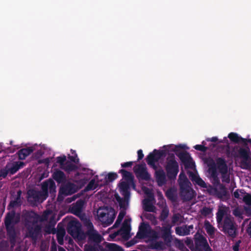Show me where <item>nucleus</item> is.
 I'll return each instance as SVG.
<instances>
[{
  "mask_svg": "<svg viewBox=\"0 0 251 251\" xmlns=\"http://www.w3.org/2000/svg\"><path fill=\"white\" fill-rule=\"evenodd\" d=\"M226 214L225 209H218L216 214L217 227L228 238L233 239L239 235V226L233 217Z\"/></svg>",
  "mask_w": 251,
  "mask_h": 251,
  "instance_id": "nucleus-1",
  "label": "nucleus"
},
{
  "mask_svg": "<svg viewBox=\"0 0 251 251\" xmlns=\"http://www.w3.org/2000/svg\"><path fill=\"white\" fill-rule=\"evenodd\" d=\"M55 182L51 179H49L41 183V191L34 189H30L26 192V199L28 202L32 205H36L40 200H46L49 196V191L50 194H54L56 192Z\"/></svg>",
  "mask_w": 251,
  "mask_h": 251,
  "instance_id": "nucleus-2",
  "label": "nucleus"
},
{
  "mask_svg": "<svg viewBox=\"0 0 251 251\" xmlns=\"http://www.w3.org/2000/svg\"><path fill=\"white\" fill-rule=\"evenodd\" d=\"M20 221V214L16 213L15 210L7 212L4 219L6 235L12 247H14L16 243L17 233L15 226Z\"/></svg>",
  "mask_w": 251,
  "mask_h": 251,
  "instance_id": "nucleus-3",
  "label": "nucleus"
},
{
  "mask_svg": "<svg viewBox=\"0 0 251 251\" xmlns=\"http://www.w3.org/2000/svg\"><path fill=\"white\" fill-rule=\"evenodd\" d=\"M173 226L167 225L160 228L161 237L163 239L162 241H153L149 244L148 247L150 249L163 250L165 249V245L168 247L171 246L173 241V236L172 235Z\"/></svg>",
  "mask_w": 251,
  "mask_h": 251,
  "instance_id": "nucleus-4",
  "label": "nucleus"
},
{
  "mask_svg": "<svg viewBox=\"0 0 251 251\" xmlns=\"http://www.w3.org/2000/svg\"><path fill=\"white\" fill-rule=\"evenodd\" d=\"M190 184L186 176L179 182V195L183 202L192 200L196 195V192L190 187Z\"/></svg>",
  "mask_w": 251,
  "mask_h": 251,
  "instance_id": "nucleus-5",
  "label": "nucleus"
},
{
  "mask_svg": "<svg viewBox=\"0 0 251 251\" xmlns=\"http://www.w3.org/2000/svg\"><path fill=\"white\" fill-rule=\"evenodd\" d=\"M83 225L84 227H86V234L88 244H100L102 241V237L94 228L91 220L86 218L84 221Z\"/></svg>",
  "mask_w": 251,
  "mask_h": 251,
  "instance_id": "nucleus-6",
  "label": "nucleus"
},
{
  "mask_svg": "<svg viewBox=\"0 0 251 251\" xmlns=\"http://www.w3.org/2000/svg\"><path fill=\"white\" fill-rule=\"evenodd\" d=\"M165 169L168 179L173 180L176 178L179 172V166L174 153L168 154Z\"/></svg>",
  "mask_w": 251,
  "mask_h": 251,
  "instance_id": "nucleus-7",
  "label": "nucleus"
},
{
  "mask_svg": "<svg viewBox=\"0 0 251 251\" xmlns=\"http://www.w3.org/2000/svg\"><path fill=\"white\" fill-rule=\"evenodd\" d=\"M25 238H30L36 243L38 239L42 236V226L35 222L32 225L25 226Z\"/></svg>",
  "mask_w": 251,
  "mask_h": 251,
  "instance_id": "nucleus-8",
  "label": "nucleus"
},
{
  "mask_svg": "<svg viewBox=\"0 0 251 251\" xmlns=\"http://www.w3.org/2000/svg\"><path fill=\"white\" fill-rule=\"evenodd\" d=\"M185 149L184 145H176L172 149V151L176 152V155L179 158L184 166L187 168L189 167L192 160V158L191 157L189 153L186 151H179L180 149Z\"/></svg>",
  "mask_w": 251,
  "mask_h": 251,
  "instance_id": "nucleus-9",
  "label": "nucleus"
},
{
  "mask_svg": "<svg viewBox=\"0 0 251 251\" xmlns=\"http://www.w3.org/2000/svg\"><path fill=\"white\" fill-rule=\"evenodd\" d=\"M240 148L238 150V157L241 158V164L244 169H249L251 168V157L249 147Z\"/></svg>",
  "mask_w": 251,
  "mask_h": 251,
  "instance_id": "nucleus-10",
  "label": "nucleus"
},
{
  "mask_svg": "<svg viewBox=\"0 0 251 251\" xmlns=\"http://www.w3.org/2000/svg\"><path fill=\"white\" fill-rule=\"evenodd\" d=\"M100 221L107 226L110 225L114 221L115 214L113 211L109 212L108 208H100L97 211Z\"/></svg>",
  "mask_w": 251,
  "mask_h": 251,
  "instance_id": "nucleus-11",
  "label": "nucleus"
},
{
  "mask_svg": "<svg viewBox=\"0 0 251 251\" xmlns=\"http://www.w3.org/2000/svg\"><path fill=\"white\" fill-rule=\"evenodd\" d=\"M195 251H212L207 239L201 234L195 238Z\"/></svg>",
  "mask_w": 251,
  "mask_h": 251,
  "instance_id": "nucleus-12",
  "label": "nucleus"
},
{
  "mask_svg": "<svg viewBox=\"0 0 251 251\" xmlns=\"http://www.w3.org/2000/svg\"><path fill=\"white\" fill-rule=\"evenodd\" d=\"M133 171L138 178L146 181L151 180V175L148 172L145 163L136 165L133 168Z\"/></svg>",
  "mask_w": 251,
  "mask_h": 251,
  "instance_id": "nucleus-13",
  "label": "nucleus"
},
{
  "mask_svg": "<svg viewBox=\"0 0 251 251\" xmlns=\"http://www.w3.org/2000/svg\"><path fill=\"white\" fill-rule=\"evenodd\" d=\"M38 215L33 210H25L23 211L22 218L24 226L32 225V223H37Z\"/></svg>",
  "mask_w": 251,
  "mask_h": 251,
  "instance_id": "nucleus-14",
  "label": "nucleus"
},
{
  "mask_svg": "<svg viewBox=\"0 0 251 251\" xmlns=\"http://www.w3.org/2000/svg\"><path fill=\"white\" fill-rule=\"evenodd\" d=\"M25 163L22 161H14L13 162H8L5 166L6 168L9 171V175H14L20 169L24 167Z\"/></svg>",
  "mask_w": 251,
  "mask_h": 251,
  "instance_id": "nucleus-15",
  "label": "nucleus"
},
{
  "mask_svg": "<svg viewBox=\"0 0 251 251\" xmlns=\"http://www.w3.org/2000/svg\"><path fill=\"white\" fill-rule=\"evenodd\" d=\"M77 190L75 184L69 182L60 188L59 193L68 196L76 193Z\"/></svg>",
  "mask_w": 251,
  "mask_h": 251,
  "instance_id": "nucleus-16",
  "label": "nucleus"
},
{
  "mask_svg": "<svg viewBox=\"0 0 251 251\" xmlns=\"http://www.w3.org/2000/svg\"><path fill=\"white\" fill-rule=\"evenodd\" d=\"M81 229V225L79 222L71 221L68 225L67 231L72 236H74Z\"/></svg>",
  "mask_w": 251,
  "mask_h": 251,
  "instance_id": "nucleus-17",
  "label": "nucleus"
},
{
  "mask_svg": "<svg viewBox=\"0 0 251 251\" xmlns=\"http://www.w3.org/2000/svg\"><path fill=\"white\" fill-rule=\"evenodd\" d=\"M131 183L122 181L119 184V191L126 200L130 198V186Z\"/></svg>",
  "mask_w": 251,
  "mask_h": 251,
  "instance_id": "nucleus-18",
  "label": "nucleus"
},
{
  "mask_svg": "<svg viewBox=\"0 0 251 251\" xmlns=\"http://www.w3.org/2000/svg\"><path fill=\"white\" fill-rule=\"evenodd\" d=\"M217 168L220 174L225 175L228 172V167L225 159L219 157L216 160Z\"/></svg>",
  "mask_w": 251,
  "mask_h": 251,
  "instance_id": "nucleus-19",
  "label": "nucleus"
},
{
  "mask_svg": "<svg viewBox=\"0 0 251 251\" xmlns=\"http://www.w3.org/2000/svg\"><path fill=\"white\" fill-rule=\"evenodd\" d=\"M119 173L122 175V177L125 179V181H126V182L131 183L132 187H133L134 189L135 188L136 185L134 181V177L130 172L122 169L119 170Z\"/></svg>",
  "mask_w": 251,
  "mask_h": 251,
  "instance_id": "nucleus-20",
  "label": "nucleus"
},
{
  "mask_svg": "<svg viewBox=\"0 0 251 251\" xmlns=\"http://www.w3.org/2000/svg\"><path fill=\"white\" fill-rule=\"evenodd\" d=\"M154 176L159 186L161 187L166 183V175L162 169L156 171Z\"/></svg>",
  "mask_w": 251,
  "mask_h": 251,
  "instance_id": "nucleus-21",
  "label": "nucleus"
},
{
  "mask_svg": "<svg viewBox=\"0 0 251 251\" xmlns=\"http://www.w3.org/2000/svg\"><path fill=\"white\" fill-rule=\"evenodd\" d=\"M84 201L81 199L77 200L75 203L72 205L71 208L72 212L76 216L80 214L83 209Z\"/></svg>",
  "mask_w": 251,
  "mask_h": 251,
  "instance_id": "nucleus-22",
  "label": "nucleus"
},
{
  "mask_svg": "<svg viewBox=\"0 0 251 251\" xmlns=\"http://www.w3.org/2000/svg\"><path fill=\"white\" fill-rule=\"evenodd\" d=\"M228 138L233 142L235 143H243L245 147L248 146V139L242 138L234 132H230L228 135Z\"/></svg>",
  "mask_w": 251,
  "mask_h": 251,
  "instance_id": "nucleus-23",
  "label": "nucleus"
},
{
  "mask_svg": "<svg viewBox=\"0 0 251 251\" xmlns=\"http://www.w3.org/2000/svg\"><path fill=\"white\" fill-rule=\"evenodd\" d=\"M190 176L192 181L194 184L198 185L201 188H207L206 183L199 176H197V175H195V174L191 173Z\"/></svg>",
  "mask_w": 251,
  "mask_h": 251,
  "instance_id": "nucleus-24",
  "label": "nucleus"
},
{
  "mask_svg": "<svg viewBox=\"0 0 251 251\" xmlns=\"http://www.w3.org/2000/svg\"><path fill=\"white\" fill-rule=\"evenodd\" d=\"M52 177L58 183H64L66 180V176L64 173L59 170H56L53 173Z\"/></svg>",
  "mask_w": 251,
  "mask_h": 251,
  "instance_id": "nucleus-25",
  "label": "nucleus"
},
{
  "mask_svg": "<svg viewBox=\"0 0 251 251\" xmlns=\"http://www.w3.org/2000/svg\"><path fill=\"white\" fill-rule=\"evenodd\" d=\"M33 151V149L32 147L22 149L18 151V158L21 160H24L31 154Z\"/></svg>",
  "mask_w": 251,
  "mask_h": 251,
  "instance_id": "nucleus-26",
  "label": "nucleus"
},
{
  "mask_svg": "<svg viewBox=\"0 0 251 251\" xmlns=\"http://www.w3.org/2000/svg\"><path fill=\"white\" fill-rule=\"evenodd\" d=\"M175 147L174 145H169L167 146H164L163 148L164 150H157L156 149L154 150V152L156 153L157 156L160 158L162 157H165L167 153L170 151H172V149Z\"/></svg>",
  "mask_w": 251,
  "mask_h": 251,
  "instance_id": "nucleus-27",
  "label": "nucleus"
},
{
  "mask_svg": "<svg viewBox=\"0 0 251 251\" xmlns=\"http://www.w3.org/2000/svg\"><path fill=\"white\" fill-rule=\"evenodd\" d=\"M88 243L84 246V251H103V247L100 244Z\"/></svg>",
  "mask_w": 251,
  "mask_h": 251,
  "instance_id": "nucleus-28",
  "label": "nucleus"
},
{
  "mask_svg": "<svg viewBox=\"0 0 251 251\" xmlns=\"http://www.w3.org/2000/svg\"><path fill=\"white\" fill-rule=\"evenodd\" d=\"M22 194V191L19 190L17 191V194L16 198L13 201H11L9 203V205L8 207L11 208H14L17 206H20L21 205L22 201L21 200V196Z\"/></svg>",
  "mask_w": 251,
  "mask_h": 251,
  "instance_id": "nucleus-29",
  "label": "nucleus"
},
{
  "mask_svg": "<svg viewBox=\"0 0 251 251\" xmlns=\"http://www.w3.org/2000/svg\"><path fill=\"white\" fill-rule=\"evenodd\" d=\"M208 166L209 167V172L211 176L214 178H216L217 177L216 166L212 159L209 160V162L208 163Z\"/></svg>",
  "mask_w": 251,
  "mask_h": 251,
  "instance_id": "nucleus-30",
  "label": "nucleus"
},
{
  "mask_svg": "<svg viewBox=\"0 0 251 251\" xmlns=\"http://www.w3.org/2000/svg\"><path fill=\"white\" fill-rule=\"evenodd\" d=\"M61 168L64 170L66 172L70 173L72 172L75 171L77 170V166L72 163L69 161H66L63 167H61Z\"/></svg>",
  "mask_w": 251,
  "mask_h": 251,
  "instance_id": "nucleus-31",
  "label": "nucleus"
},
{
  "mask_svg": "<svg viewBox=\"0 0 251 251\" xmlns=\"http://www.w3.org/2000/svg\"><path fill=\"white\" fill-rule=\"evenodd\" d=\"M176 233L179 236H185L189 235L190 230L185 226H176Z\"/></svg>",
  "mask_w": 251,
  "mask_h": 251,
  "instance_id": "nucleus-32",
  "label": "nucleus"
},
{
  "mask_svg": "<svg viewBox=\"0 0 251 251\" xmlns=\"http://www.w3.org/2000/svg\"><path fill=\"white\" fill-rule=\"evenodd\" d=\"M146 161L148 164L153 162H156L160 158L157 156L156 153L154 152V151L148 154L146 157Z\"/></svg>",
  "mask_w": 251,
  "mask_h": 251,
  "instance_id": "nucleus-33",
  "label": "nucleus"
},
{
  "mask_svg": "<svg viewBox=\"0 0 251 251\" xmlns=\"http://www.w3.org/2000/svg\"><path fill=\"white\" fill-rule=\"evenodd\" d=\"M107 251H124L123 248L115 244V243H108L106 245Z\"/></svg>",
  "mask_w": 251,
  "mask_h": 251,
  "instance_id": "nucleus-34",
  "label": "nucleus"
},
{
  "mask_svg": "<svg viewBox=\"0 0 251 251\" xmlns=\"http://www.w3.org/2000/svg\"><path fill=\"white\" fill-rule=\"evenodd\" d=\"M240 192L242 194H244L243 196V201L246 205L251 206V194L246 193L244 190H241Z\"/></svg>",
  "mask_w": 251,
  "mask_h": 251,
  "instance_id": "nucleus-35",
  "label": "nucleus"
},
{
  "mask_svg": "<svg viewBox=\"0 0 251 251\" xmlns=\"http://www.w3.org/2000/svg\"><path fill=\"white\" fill-rule=\"evenodd\" d=\"M116 198L119 203L120 208L126 209L128 204L129 199L126 200L124 197V199H122L118 195H116Z\"/></svg>",
  "mask_w": 251,
  "mask_h": 251,
  "instance_id": "nucleus-36",
  "label": "nucleus"
},
{
  "mask_svg": "<svg viewBox=\"0 0 251 251\" xmlns=\"http://www.w3.org/2000/svg\"><path fill=\"white\" fill-rule=\"evenodd\" d=\"M73 237L76 238L78 241L83 242L87 239L86 231L84 232L81 229Z\"/></svg>",
  "mask_w": 251,
  "mask_h": 251,
  "instance_id": "nucleus-37",
  "label": "nucleus"
},
{
  "mask_svg": "<svg viewBox=\"0 0 251 251\" xmlns=\"http://www.w3.org/2000/svg\"><path fill=\"white\" fill-rule=\"evenodd\" d=\"M144 201V210L148 212H154L155 209L154 206L151 203H150L148 200L145 199Z\"/></svg>",
  "mask_w": 251,
  "mask_h": 251,
  "instance_id": "nucleus-38",
  "label": "nucleus"
},
{
  "mask_svg": "<svg viewBox=\"0 0 251 251\" xmlns=\"http://www.w3.org/2000/svg\"><path fill=\"white\" fill-rule=\"evenodd\" d=\"M98 187V184L95 183V180L94 179H91L86 187H85V191H89L91 190H94Z\"/></svg>",
  "mask_w": 251,
  "mask_h": 251,
  "instance_id": "nucleus-39",
  "label": "nucleus"
},
{
  "mask_svg": "<svg viewBox=\"0 0 251 251\" xmlns=\"http://www.w3.org/2000/svg\"><path fill=\"white\" fill-rule=\"evenodd\" d=\"M118 176L115 173H109L107 174V175L105 176V183L112 182L117 178Z\"/></svg>",
  "mask_w": 251,
  "mask_h": 251,
  "instance_id": "nucleus-40",
  "label": "nucleus"
},
{
  "mask_svg": "<svg viewBox=\"0 0 251 251\" xmlns=\"http://www.w3.org/2000/svg\"><path fill=\"white\" fill-rule=\"evenodd\" d=\"M205 229L207 233L210 235H213L215 233L214 227L208 221L205 223Z\"/></svg>",
  "mask_w": 251,
  "mask_h": 251,
  "instance_id": "nucleus-41",
  "label": "nucleus"
},
{
  "mask_svg": "<svg viewBox=\"0 0 251 251\" xmlns=\"http://www.w3.org/2000/svg\"><path fill=\"white\" fill-rule=\"evenodd\" d=\"M201 143L202 145H196L194 146V148L199 151L206 152L208 150V148L205 146L206 143L205 141H203L201 142Z\"/></svg>",
  "mask_w": 251,
  "mask_h": 251,
  "instance_id": "nucleus-42",
  "label": "nucleus"
},
{
  "mask_svg": "<svg viewBox=\"0 0 251 251\" xmlns=\"http://www.w3.org/2000/svg\"><path fill=\"white\" fill-rule=\"evenodd\" d=\"M149 238L150 242L156 241L159 238V236L157 232L155 230H152L149 233V235L148 236Z\"/></svg>",
  "mask_w": 251,
  "mask_h": 251,
  "instance_id": "nucleus-43",
  "label": "nucleus"
},
{
  "mask_svg": "<svg viewBox=\"0 0 251 251\" xmlns=\"http://www.w3.org/2000/svg\"><path fill=\"white\" fill-rule=\"evenodd\" d=\"M71 153L72 154V155L71 156L70 155H69L68 158L73 162H74L75 163H78L79 162V158L77 157V156L75 152V150L71 149Z\"/></svg>",
  "mask_w": 251,
  "mask_h": 251,
  "instance_id": "nucleus-44",
  "label": "nucleus"
},
{
  "mask_svg": "<svg viewBox=\"0 0 251 251\" xmlns=\"http://www.w3.org/2000/svg\"><path fill=\"white\" fill-rule=\"evenodd\" d=\"M169 214V210L167 208L162 209L161 210L160 215L159 217V219L161 221H164L168 217V214Z\"/></svg>",
  "mask_w": 251,
  "mask_h": 251,
  "instance_id": "nucleus-45",
  "label": "nucleus"
},
{
  "mask_svg": "<svg viewBox=\"0 0 251 251\" xmlns=\"http://www.w3.org/2000/svg\"><path fill=\"white\" fill-rule=\"evenodd\" d=\"M131 227L129 224L127 223V220H125L123 224V226L122 227V230L125 233H128L130 230Z\"/></svg>",
  "mask_w": 251,
  "mask_h": 251,
  "instance_id": "nucleus-46",
  "label": "nucleus"
},
{
  "mask_svg": "<svg viewBox=\"0 0 251 251\" xmlns=\"http://www.w3.org/2000/svg\"><path fill=\"white\" fill-rule=\"evenodd\" d=\"M125 214V212H120V213L118 216L116 222H115V224H114V226L115 227H117L119 226V225H120L123 219Z\"/></svg>",
  "mask_w": 251,
  "mask_h": 251,
  "instance_id": "nucleus-47",
  "label": "nucleus"
},
{
  "mask_svg": "<svg viewBox=\"0 0 251 251\" xmlns=\"http://www.w3.org/2000/svg\"><path fill=\"white\" fill-rule=\"evenodd\" d=\"M66 157L65 155L59 156L56 158V162L59 163L61 167H63L66 163Z\"/></svg>",
  "mask_w": 251,
  "mask_h": 251,
  "instance_id": "nucleus-48",
  "label": "nucleus"
},
{
  "mask_svg": "<svg viewBox=\"0 0 251 251\" xmlns=\"http://www.w3.org/2000/svg\"><path fill=\"white\" fill-rule=\"evenodd\" d=\"M211 211L212 210L211 208L204 207L201 210V213L203 216H207L211 214Z\"/></svg>",
  "mask_w": 251,
  "mask_h": 251,
  "instance_id": "nucleus-49",
  "label": "nucleus"
},
{
  "mask_svg": "<svg viewBox=\"0 0 251 251\" xmlns=\"http://www.w3.org/2000/svg\"><path fill=\"white\" fill-rule=\"evenodd\" d=\"M8 174H9V172H8V170L6 168L5 166L0 170V177L4 178L7 176Z\"/></svg>",
  "mask_w": 251,
  "mask_h": 251,
  "instance_id": "nucleus-50",
  "label": "nucleus"
},
{
  "mask_svg": "<svg viewBox=\"0 0 251 251\" xmlns=\"http://www.w3.org/2000/svg\"><path fill=\"white\" fill-rule=\"evenodd\" d=\"M165 195L169 199L171 200H174V192L172 189H168L165 192Z\"/></svg>",
  "mask_w": 251,
  "mask_h": 251,
  "instance_id": "nucleus-51",
  "label": "nucleus"
},
{
  "mask_svg": "<svg viewBox=\"0 0 251 251\" xmlns=\"http://www.w3.org/2000/svg\"><path fill=\"white\" fill-rule=\"evenodd\" d=\"M179 220V216L178 214H174L172 217V224H170V225L174 226L175 224H176Z\"/></svg>",
  "mask_w": 251,
  "mask_h": 251,
  "instance_id": "nucleus-52",
  "label": "nucleus"
},
{
  "mask_svg": "<svg viewBox=\"0 0 251 251\" xmlns=\"http://www.w3.org/2000/svg\"><path fill=\"white\" fill-rule=\"evenodd\" d=\"M241 190H236L235 191L233 192V195L235 198L238 199H243V196L242 195L243 194H242L240 191Z\"/></svg>",
  "mask_w": 251,
  "mask_h": 251,
  "instance_id": "nucleus-53",
  "label": "nucleus"
},
{
  "mask_svg": "<svg viewBox=\"0 0 251 251\" xmlns=\"http://www.w3.org/2000/svg\"><path fill=\"white\" fill-rule=\"evenodd\" d=\"M133 165V161H128L121 164L123 168L131 167Z\"/></svg>",
  "mask_w": 251,
  "mask_h": 251,
  "instance_id": "nucleus-54",
  "label": "nucleus"
},
{
  "mask_svg": "<svg viewBox=\"0 0 251 251\" xmlns=\"http://www.w3.org/2000/svg\"><path fill=\"white\" fill-rule=\"evenodd\" d=\"M178 248L181 251H189L185 245L179 241Z\"/></svg>",
  "mask_w": 251,
  "mask_h": 251,
  "instance_id": "nucleus-55",
  "label": "nucleus"
},
{
  "mask_svg": "<svg viewBox=\"0 0 251 251\" xmlns=\"http://www.w3.org/2000/svg\"><path fill=\"white\" fill-rule=\"evenodd\" d=\"M141 234L142 235L141 237L143 238L145 236V233L147 232V228L146 226L144 225L143 226H141L140 228Z\"/></svg>",
  "mask_w": 251,
  "mask_h": 251,
  "instance_id": "nucleus-56",
  "label": "nucleus"
},
{
  "mask_svg": "<svg viewBox=\"0 0 251 251\" xmlns=\"http://www.w3.org/2000/svg\"><path fill=\"white\" fill-rule=\"evenodd\" d=\"M138 154V161H139L142 159L144 157V154L143 153V151L142 150H139L137 151Z\"/></svg>",
  "mask_w": 251,
  "mask_h": 251,
  "instance_id": "nucleus-57",
  "label": "nucleus"
},
{
  "mask_svg": "<svg viewBox=\"0 0 251 251\" xmlns=\"http://www.w3.org/2000/svg\"><path fill=\"white\" fill-rule=\"evenodd\" d=\"M246 231L250 237H251V221L248 226Z\"/></svg>",
  "mask_w": 251,
  "mask_h": 251,
  "instance_id": "nucleus-58",
  "label": "nucleus"
},
{
  "mask_svg": "<svg viewBox=\"0 0 251 251\" xmlns=\"http://www.w3.org/2000/svg\"><path fill=\"white\" fill-rule=\"evenodd\" d=\"M144 191V192L149 196V197H151V196L153 197V195H152V193L151 192V190H149V189H148V188L145 187Z\"/></svg>",
  "mask_w": 251,
  "mask_h": 251,
  "instance_id": "nucleus-59",
  "label": "nucleus"
},
{
  "mask_svg": "<svg viewBox=\"0 0 251 251\" xmlns=\"http://www.w3.org/2000/svg\"><path fill=\"white\" fill-rule=\"evenodd\" d=\"M155 163L156 162H153V163H149L148 164L149 165H150L151 168H152L154 170L156 171H157V166L155 165Z\"/></svg>",
  "mask_w": 251,
  "mask_h": 251,
  "instance_id": "nucleus-60",
  "label": "nucleus"
},
{
  "mask_svg": "<svg viewBox=\"0 0 251 251\" xmlns=\"http://www.w3.org/2000/svg\"><path fill=\"white\" fill-rule=\"evenodd\" d=\"M240 243V241L238 242V243H236L233 246V250L234 251H239V243Z\"/></svg>",
  "mask_w": 251,
  "mask_h": 251,
  "instance_id": "nucleus-61",
  "label": "nucleus"
},
{
  "mask_svg": "<svg viewBox=\"0 0 251 251\" xmlns=\"http://www.w3.org/2000/svg\"><path fill=\"white\" fill-rule=\"evenodd\" d=\"M207 141H210L211 142H216L218 141V138L216 137H213L211 139H207Z\"/></svg>",
  "mask_w": 251,
  "mask_h": 251,
  "instance_id": "nucleus-62",
  "label": "nucleus"
},
{
  "mask_svg": "<svg viewBox=\"0 0 251 251\" xmlns=\"http://www.w3.org/2000/svg\"><path fill=\"white\" fill-rule=\"evenodd\" d=\"M185 227H187V229H188L190 230L191 229H193V225H191V226H185Z\"/></svg>",
  "mask_w": 251,
  "mask_h": 251,
  "instance_id": "nucleus-63",
  "label": "nucleus"
},
{
  "mask_svg": "<svg viewBox=\"0 0 251 251\" xmlns=\"http://www.w3.org/2000/svg\"><path fill=\"white\" fill-rule=\"evenodd\" d=\"M185 243H186V244L187 245H189L190 244H192L193 245V242L191 240H187V241H186Z\"/></svg>",
  "mask_w": 251,
  "mask_h": 251,
  "instance_id": "nucleus-64",
  "label": "nucleus"
}]
</instances>
